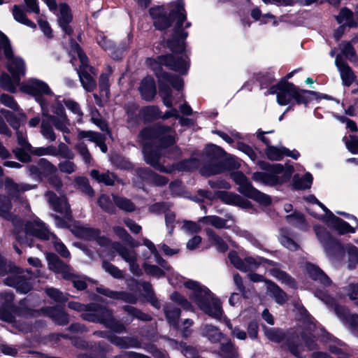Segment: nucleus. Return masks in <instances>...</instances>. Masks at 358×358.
Masks as SVG:
<instances>
[{
    "mask_svg": "<svg viewBox=\"0 0 358 358\" xmlns=\"http://www.w3.org/2000/svg\"><path fill=\"white\" fill-rule=\"evenodd\" d=\"M271 174L256 172L252 178L255 181L261 182L265 185H273L287 180L292 175V169H285L281 164H273L271 166Z\"/></svg>",
    "mask_w": 358,
    "mask_h": 358,
    "instance_id": "obj_11",
    "label": "nucleus"
},
{
    "mask_svg": "<svg viewBox=\"0 0 358 358\" xmlns=\"http://www.w3.org/2000/svg\"><path fill=\"white\" fill-rule=\"evenodd\" d=\"M220 199L228 204L236 205L241 208H246L249 207V202L245 200L239 195L228 192H220L219 193Z\"/></svg>",
    "mask_w": 358,
    "mask_h": 358,
    "instance_id": "obj_27",
    "label": "nucleus"
},
{
    "mask_svg": "<svg viewBox=\"0 0 358 358\" xmlns=\"http://www.w3.org/2000/svg\"><path fill=\"white\" fill-rule=\"evenodd\" d=\"M335 64L340 72L343 84L350 86L355 79L353 71L340 55L336 57Z\"/></svg>",
    "mask_w": 358,
    "mask_h": 358,
    "instance_id": "obj_22",
    "label": "nucleus"
},
{
    "mask_svg": "<svg viewBox=\"0 0 358 358\" xmlns=\"http://www.w3.org/2000/svg\"><path fill=\"white\" fill-rule=\"evenodd\" d=\"M150 15L154 20V24L158 29L163 30L171 25V19L173 23V36L168 41L169 47L173 52H182L184 50V40L188 34L185 30L191 24L186 20V13L182 0H177L170 4L169 17L166 15L164 7L157 6L150 8Z\"/></svg>",
    "mask_w": 358,
    "mask_h": 358,
    "instance_id": "obj_1",
    "label": "nucleus"
},
{
    "mask_svg": "<svg viewBox=\"0 0 358 358\" xmlns=\"http://www.w3.org/2000/svg\"><path fill=\"white\" fill-rule=\"evenodd\" d=\"M45 292L48 296L55 301L63 302L67 300L66 295L55 288H48Z\"/></svg>",
    "mask_w": 358,
    "mask_h": 358,
    "instance_id": "obj_59",
    "label": "nucleus"
},
{
    "mask_svg": "<svg viewBox=\"0 0 358 358\" xmlns=\"http://www.w3.org/2000/svg\"><path fill=\"white\" fill-rule=\"evenodd\" d=\"M264 334L270 341L279 343L284 338V334L282 331L273 328H264Z\"/></svg>",
    "mask_w": 358,
    "mask_h": 358,
    "instance_id": "obj_49",
    "label": "nucleus"
},
{
    "mask_svg": "<svg viewBox=\"0 0 358 358\" xmlns=\"http://www.w3.org/2000/svg\"><path fill=\"white\" fill-rule=\"evenodd\" d=\"M11 48L6 36L0 31V53L2 52L5 57H10Z\"/></svg>",
    "mask_w": 358,
    "mask_h": 358,
    "instance_id": "obj_55",
    "label": "nucleus"
},
{
    "mask_svg": "<svg viewBox=\"0 0 358 358\" xmlns=\"http://www.w3.org/2000/svg\"><path fill=\"white\" fill-rule=\"evenodd\" d=\"M90 176L99 182H103L107 185H113L115 181V176L110 173L100 174L98 171L92 170L90 172Z\"/></svg>",
    "mask_w": 358,
    "mask_h": 358,
    "instance_id": "obj_38",
    "label": "nucleus"
},
{
    "mask_svg": "<svg viewBox=\"0 0 358 358\" xmlns=\"http://www.w3.org/2000/svg\"><path fill=\"white\" fill-rule=\"evenodd\" d=\"M231 177L234 182L239 185L238 192L241 194L257 201L262 205L266 206L271 203V198L255 189L241 172H234L231 174Z\"/></svg>",
    "mask_w": 358,
    "mask_h": 358,
    "instance_id": "obj_10",
    "label": "nucleus"
},
{
    "mask_svg": "<svg viewBox=\"0 0 358 358\" xmlns=\"http://www.w3.org/2000/svg\"><path fill=\"white\" fill-rule=\"evenodd\" d=\"M334 310L338 318L350 328H355L358 324V316L357 315H350L348 310L341 306L336 305Z\"/></svg>",
    "mask_w": 358,
    "mask_h": 358,
    "instance_id": "obj_26",
    "label": "nucleus"
},
{
    "mask_svg": "<svg viewBox=\"0 0 358 358\" xmlns=\"http://www.w3.org/2000/svg\"><path fill=\"white\" fill-rule=\"evenodd\" d=\"M313 177L310 173H306L301 178L296 180L294 186L296 189H307L312 184Z\"/></svg>",
    "mask_w": 358,
    "mask_h": 358,
    "instance_id": "obj_57",
    "label": "nucleus"
},
{
    "mask_svg": "<svg viewBox=\"0 0 358 358\" xmlns=\"http://www.w3.org/2000/svg\"><path fill=\"white\" fill-rule=\"evenodd\" d=\"M41 134L42 136L50 142L56 140V134L52 127L45 121H43L41 125Z\"/></svg>",
    "mask_w": 358,
    "mask_h": 358,
    "instance_id": "obj_53",
    "label": "nucleus"
},
{
    "mask_svg": "<svg viewBox=\"0 0 358 358\" xmlns=\"http://www.w3.org/2000/svg\"><path fill=\"white\" fill-rule=\"evenodd\" d=\"M71 230L78 237L88 240L96 239L100 245L109 248L113 253L117 252L129 264V270L133 274L137 276L142 274L141 269L136 263V254L134 250L127 249L119 243H112L104 236H99V230L84 226L78 222H76Z\"/></svg>",
    "mask_w": 358,
    "mask_h": 358,
    "instance_id": "obj_5",
    "label": "nucleus"
},
{
    "mask_svg": "<svg viewBox=\"0 0 358 358\" xmlns=\"http://www.w3.org/2000/svg\"><path fill=\"white\" fill-rule=\"evenodd\" d=\"M6 58L8 60V70L12 74V76H13L14 80L17 82L18 80V77L24 76L25 73L24 62L21 58L13 57L12 51L10 57Z\"/></svg>",
    "mask_w": 358,
    "mask_h": 358,
    "instance_id": "obj_21",
    "label": "nucleus"
},
{
    "mask_svg": "<svg viewBox=\"0 0 358 358\" xmlns=\"http://www.w3.org/2000/svg\"><path fill=\"white\" fill-rule=\"evenodd\" d=\"M20 77H18V80L16 82L14 78H10V76L7 74H2L0 78V83L1 87L8 92H15V85L19 83Z\"/></svg>",
    "mask_w": 358,
    "mask_h": 358,
    "instance_id": "obj_44",
    "label": "nucleus"
},
{
    "mask_svg": "<svg viewBox=\"0 0 358 358\" xmlns=\"http://www.w3.org/2000/svg\"><path fill=\"white\" fill-rule=\"evenodd\" d=\"M26 119L27 117L23 113H19L17 115L12 113L10 116L6 117V121L14 130L20 129V125L25 122Z\"/></svg>",
    "mask_w": 358,
    "mask_h": 358,
    "instance_id": "obj_45",
    "label": "nucleus"
},
{
    "mask_svg": "<svg viewBox=\"0 0 358 358\" xmlns=\"http://www.w3.org/2000/svg\"><path fill=\"white\" fill-rule=\"evenodd\" d=\"M140 138L145 162L159 171L171 173L174 168L164 166L161 155L163 148L174 144V131L169 127L158 125L143 129Z\"/></svg>",
    "mask_w": 358,
    "mask_h": 358,
    "instance_id": "obj_2",
    "label": "nucleus"
},
{
    "mask_svg": "<svg viewBox=\"0 0 358 358\" xmlns=\"http://www.w3.org/2000/svg\"><path fill=\"white\" fill-rule=\"evenodd\" d=\"M287 221L293 225L303 227L304 225L303 215L299 213H294L292 215L286 216Z\"/></svg>",
    "mask_w": 358,
    "mask_h": 358,
    "instance_id": "obj_63",
    "label": "nucleus"
},
{
    "mask_svg": "<svg viewBox=\"0 0 358 358\" xmlns=\"http://www.w3.org/2000/svg\"><path fill=\"white\" fill-rule=\"evenodd\" d=\"M13 15L14 19L21 23L29 27H31L32 29H35L36 25L34 22L31 21L28 19L24 11L21 9L18 6L15 5L13 8Z\"/></svg>",
    "mask_w": 358,
    "mask_h": 358,
    "instance_id": "obj_35",
    "label": "nucleus"
},
{
    "mask_svg": "<svg viewBox=\"0 0 358 358\" xmlns=\"http://www.w3.org/2000/svg\"><path fill=\"white\" fill-rule=\"evenodd\" d=\"M315 231L316 235L320 240V241L322 243L326 252L329 255V247L333 246L335 248H340V245L336 243L329 236V234L323 229L321 227L315 226Z\"/></svg>",
    "mask_w": 358,
    "mask_h": 358,
    "instance_id": "obj_30",
    "label": "nucleus"
},
{
    "mask_svg": "<svg viewBox=\"0 0 358 358\" xmlns=\"http://www.w3.org/2000/svg\"><path fill=\"white\" fill-rule=\"evenodd\" d=\"M221 355L223 358L237 357V350L231 342L222 344Z\"/></svg>",
    "mask_w": 358,
    "mask_h": 358,
    "instance_id": "obj_50",
    "label": "nucleus"
},
{
    "mask_svg": "<svg viewBox=\"0 0 358 358\" xmlns=\"http://www.w3.org/2000/svg\"><path fill=\"white\" fill-rule=\"evenodd\" d=\"M164 311L169 323L173 327H178V318L180 315V310L169 303L164 306Z\"/></svg>",
    "mask_w": 358,
    "mask_h": 358,
    "instance_id": "obj_34",
    "label": "nucleus"
},
{
    "mask_svg": "<svg viewBox=\"0 0 358 358\" xmlns=\"http://www.w3.org/2000/svg\"><path fill=\"white\" fill-rule=\"evenodd\" d=\"M59 15L58 16V21L60 27L63 31L67 34L71 35L72 29L69 24L72 20V15L70 12L69 7L64 3L60 4L59 6Z\"/></svg>",
    "mask_w": 358,
    "mask_h": 358,
    "instance_id": "obj_23",
    "label": "nucleus"
},
{
    "mask_svg": "<svg viewBox=\"0 0 358 358\" xmlns=\"http://www.w3.org/2000/svg\"><path fill=\"white\" fill-rule=\"evenodd\" d=\"M10 209V201L6 196L0 195V216L6 220H10L11 218Z\"/></svg>",
    "mask_w": 358,
    "mask_h": 358,
    "instance_id": "obj_47",
    "label": "nucleus"
},
{
    "mask_svg": "<svg viewBox=\"0 0 358 358\" xmlns=\"http://www.w3.org/2000/svg\"><path fill=\"white\" fill-rule=\"evenodd\" d=\"M46 258L50 270L61 274L64 279H70L73 276L71 268L62 262L56 255L48 253Z\"/></svg>",
    "mask_w": 358,
    "mask_h": 358,
    "instance_id": "obj_20",
    "label": "nucleus"
},
{
    "mask_svg": "<svg viewBox=\"0 0 358 358\" xmlns=\"http://www.w3.org/2000/svg\"><path fill=\"white\" fill-rule=\"evenodd\" d=\"M82 316L84 320L103 323L117 332H121L123 329L122 326L115 327L111 312L106 308L99 307L96 310V313H85Z\"/></svg>",
    "mask_w": 358,
    "mask_h": 358,
    "instance_id": "obj_15",
    "label": "nucleus"
},
{
    "mask_svg": "<svg viewBox=\"0 0 358 358\" xmlns=\"http://www.w3.org/2000/svg\"><path fill=\"white\" fill-rule=\"evenodd\" d=\"M200 220L217 229L229 228L234 224V220L231 216L227 219H223L215 215L206 216L202 217Z\"/></svg>",
    "mask_w": 358,
    "mask_h": 358,
    "instance_id": "obj_29",
    "label": "nucleus"
},
{
    "mask_svg": "<svg viewBox=\"0 0 358 358\" xmlns=\"http://www.w3.org/2000/svg\"><path fill=\"white\" fill-rule=\"evenodd\" d=\"M38 166L40 171L45 175H54L57 172V167L45 159H40Z\"/></svg>",
    "mask_w": 358,
    "mask_h": 358,
    "instance_id": "obj_51",
    "label": "nucleus"
},
{
    "mask_svg": "<svg viewBox=\"0 0 358 358\" xmlns=\"http://www.w3.org/2000/svg\"><path fill=\"white\" fill-rule=\"evenodd\" d=\"M97 43L98 44L106 51H109L110 54L114 59H117V56L115 55L113 52L114 48L113 43L108 40L106 36L103 34H100L97 36Z\"/></svg>",
    "mask_w": 358,
    "mask_h": 358,
    "instance_id": "obj_52",
    "label": "nucleus"
},
{
    "mask_svg": "<svg viewBox=\"0 0 358 358\" xmlns=\"http://www.w3.org/2000/svg\"><path fill=\"white\" fill-rule=\"evenodd\" d=\"M142 97L145 100L152 99L156 93L155 83L152 77L145 78L139 87Z\"/></svg>",
    "mask_w": 358,
    "mask_h": 358,
    "instance_id": "obj_28",
    "label": "nucleus"
},
{
    "mask_svg": "<svg viewBox=\"0 0 358 358\" xmlns=\"http://www.w3.org/2000/svg\"><path fill=\"white\" fill-rule=\"evenodd\" d=\"M208 239L213 245H215L220 252H225L228 246L227 243L215 233L211 230H207Z\"/></svg>",
    "mask_w": 358,
    "mask_h": 358,
    "instance_id": "obj_39",
    "label": "nucleus"
},
{
    "mask_svg": "<svg viewBox=\"0 0 358 358\" xmlns=\"http://www.w3.org/2000/svg\"><path fill=\"white\" fill-rule=\"evenodd\" d=\"M4 283L8 286L15 287L17 291L24 294L31 289L30 278L27 279L22 272L10 273L5 279Z\"/></svg>",
    "mask_w": 358,
    "mask_h": 358,
    "instance_id": "obj_18",
    "label": "nucleus"
},
{
    "mask_svg": "<svg viewBox=\"0 0 358 358\" xmlns=\"http://www.w3.org/2000/svg\"><path fill=\"white\" fill-rule=\"evenodd\" d=\"M137 107L135 104L128 105L126 108L127 113L128 115L127 121L130 126H133L138 121L136 115Z\"/></svg>",
    "mask_w": 358,
    "mask_h": 358,
    "instance_id": "obj_62",
    "label": "nucleus"
},
{
    "mask_svg": "<svg viewBox=\"0 0 358 358\" xmlns=\"http://www.w3.org/2000/svg\"><path fill=\"white\" fill-rule=\"evenodd\" d=\"M269 93L277 94V102L280 106H285L293 101L298 104H306L310 100V95L315 94L313 91L301 90L286 80L271 87Z\"/></svg>",
    "mask_w": 358,
    "mask_h": 358,
    "instance_id": "obj_8",
    "label": "nucleus"
},
{
    "mask_svg": "<svg viewBox=\"0 0 358 358\" xmlns=\"http://www.w3.org/2000/svg\"><path fill=\"white\" fill-rule=\"evenodd\" d=\"M22 90L34 97L40 105L43 116L49 115V103L52 104L59 101V97L55 96L48 85L43 80L31 78L28 80L22 86Z\"/></svg>",
    "mask_w": 358,
    "mask_h": 358,
    "instance_id": "obj_7",
    "label": "nucleus"
},
{
    "mask_svg": "<svg viewBox=\"0 0 358 358\" xmlns=\"http://www.w3.org/2000/svg\"><path fill=\"white\" fill-rule=\"evenodd\" d=\"M270 273L271 275L281 281L282 283H285L290 287L294 286V280L285 272L277 268H274L270 270Z\"/></svg>",
    "mask_w": 358,
    "mask_h": 358,
    "instance_id": "obj_43",
    "label": "nucleus"
},
{
    "mask_svg": "<svg viewBox=\"0 0 358 358\" xmlns=\"http://www.w3.org/2000/svg\"><path fill=\"white\" fill-rule=\"evenodd\" d=\"M91 119L92 121L97 125L102 131H106L108 129L107 124L105 121L101 117L97 110H92L91 112Z\"/></svg>",
    "mask_w": 358,
    "mask_h": 358,
    "instance_id": "obj_61",
    "label": "nucleus"
},
{
    "mask_svg": "<svg viewBox=\"0 0 358 358\" xmlns=\"http://www.w3.org/2000/svg\"><path fill=\"white\" fill-rule=\"evenodd\" d=\"M98 203L105 211L110 213H113L114 212L113 205L108 196L105 194L101 195L99 198Z\"/></svg>",
    "mask_w": 358,
    "mask_h": 358,
    "instance_id": "obj_58",
    "label": "nucleus"
},
{
    "mask_svg": "<svg viewBox=\"0 0 358 358\" xmlns=\"http://www.w3.org/2000/svg\"><path fill=\"white\" fill-rule=\"evenodd\" d=\"M58 166L61 172L67 174H71L76 170V165L69 160L60 162Z\"/></svg>",
    "mask_w": 358,
    "mask_h": 358,
    "instance_id": "obj_64",
    "label": "nucleus"
},
{
    "mask_svg": "<svg viewBox=\"0 0 358 358\" xmlns=\"http://www.w3.org/2000/svg\"><path fill=\"white\" fill-rule=\"evenodd\" d=\"M305 269L307 273L315 280H319L321 283L324 285L330 284V280L324 273L317 266L310 263H306L305 265Z\"/></svg>",
    "mask_w": 358,
    "mask_h": 358,
    "instance_id": "obj_31",
    "label": "nucleus"
},
{
    "mask_svg": "<svg viewBox=\"0 0 358 358\" xmlns=\"http://www.w3.org/2000/svg\"><path fill=\"white\" fill-rule=\"evenodd\" d=\"M352 13L348 8H343L340 13L336 16V20L339 24L353 27L354 23L352 20Z\"/></svg>",
    "mask_w": 358,
    "mask_h": 358,
    "instance_id": "obj_48",
    "label": "nucleus"
},
{
    "mask_svg": "<svg viewBox=\"0 0 358 358\" xmlns=\"http://www.w3.org/2000/svg\"><path fill=\"white\" fill-rule=\"evenodd\" d=\"M342 54L350 62H357L358 58L356 52L350 42L344 41L339 45Z\"/></svg>",
    "mask_w": 358,
    "mask_h": 358,
    "instance_id": "obj_37",
    "label": "nucleus"
},
{
    "mask_svg": "<svg viewBox=\"0 0 358 358\" xmlns=\"http://www.w3.org/2000/svg\"><path fill=\"white\" fill-rule=\"evenodd\" d=\"M279 240L284 247L290 250H296L298 248V244L291 238L289 232L285 229L281 230Z\"/></svg>",
    "mask_w": 358,
    "mask_h": 358,
    "instance_id": "obj_40",
    "label": "nucleus"
},
{
    "mask_svg": "<svg viewBox=\"0 0 358 358\" xmlns=\"http://www.w3.org/2000/svg\"><path fill=\"white\" fill-rule=\"evenodd\" d=\"M201 334L213 343L220 341L222 337V334L219 329L209 324H205L202 327Z\"/></svg>",
    "mask_w": 358,
    "mask_h": 358,
    "instance_id": "obj_36",
    "label": "nucleus"
},
{
    "mask_svg": "<svg viewBox=\"0 0 358 358\" xmlns=\"http://www.w3.org/2000/svg\"><path fill=\"white\" fill-rule=\"evenodd\" d=\"M345 250L348 255L350 268H354L355 266L358 264V249L352 245H348L345 247Z\"/></svg>",
    "mask_w": 358,
    "mask_h": 358,
    "instance_id": "obj_54",
    "label": "nucleus"
},
{
    "mask_svg": "<svg viewBox=\"0 0 358 358\" xmlns=\"http://www.w3.org/2000/svg\"><path fill=\"white\" fill-rule=\"evenodd\" d=\"M51 108L52 112L55 114V115L52 116L49 114L47 117H49V119L51 120L56 129L63 133H69V120L65 115L64 108L60 103V101L52 104Z\"/></svg>",
    "mask_w": 358,
    "mask_h": 358,
    "instance_id": "obj_16",
    "label": "nucleus"
},
{
    "mask_svg": "<svg viewBox=\"0 0 358 358\" xmlns=\"http://www.w3.org/2000/svg\"><path fill=\"white\" fill-rule=\"evenodd\" d=\"M316 343L310 335L303 333L301 338L299 337L292 338L288 342V348L292 354L294 356L302 358L305 357L304 352L313 350L316 348Z\"/></svg>",
    "mask_w": 358,
    "mask_h": 358,
    "instance_id": "obj_14",
    "label": "nucleus"
},
{
    "mask_svg": "<svg viewBox=\"0 0 358 358\" xmlns=\"http://www.w3.org/2000/svg\"><path fill=\"white\" fill-rule=\"evenodd\" d=\"M102 267L105 271L108 272L113 278L121 279L124 277L123 273L121 270L107 262H103Z\"/></svg>",
    "mask_w": 358,
    "mask_h": 358,
    "instance_id": "obj_56",
    "label": "nucleus"
},
{
    "mask_svg": "<svg viewBox=\"0 0 358 358\" xmlns=\"http://www.w3.org/2000/svg\"><path fill=\"white\" fill-rule=\"evenodd\" d=\"M71 51L77 54L81 63L78 75L83 87L89 92L92 91L96 87V82L93 77L87 72L89 66L87 56L82 51L80 46L75 42H71Z\"/></svg>",
    "mask_w": 358,
    "mask_h": 358,
    "instance_id": "obj_13",
    "label": "nucleus"
},
{
    "mask_svg": "<svg viewBox=\"0 0 358 358\" xmlns=\"http://www.w3.org/2000/svg\"><path fill=\"white\" fill-rule=\"evenodd\" d=\"M14 295L10 292H0V320L13 323L14 326L22 331H28L30 330L29 325L21 324L22 318H27L34 315V312L24 307L22 303L20 306H15L13 302Z\"/></svg>",
    "mask_w": 358,
    "mask_h": 358,
    "instance_id": "obj_6",
    "label": "nucleus"
},
{
    "mask_svg": "<svg viewBox=\"0 0 358 358\" xmlns=\"http://www.w3.org/2000/svg\"><path fill=\"white\" fill-rule=\"evenodd\" d=\"M143 243L150 250L155 257V262L161 266V268H159L155 265L144 263L143 268L146 274L159 278L171 271V266L160 257L155 244L147 238L143 239Z\"/></svg>",
    "mask_w": 358,
    "mask_h": 358,
    "instance_id": "obj_12",
    "label": "nucleus"
},
{
    "mask_svg": "<svg viewBox=\"0 0 358 358\" xmlns=\"http://www.w3.org/2000/svg\"><path fill=\"white\" fill-rule=\"evenodd\" d=\"M170 283L174 286H180L181 284L191 290L189 293L192 300L209 316L220 320L223 315L220 300L215 297L210 290L201 286L199 282L193 280L184 281L179 274L171 272L169 276Z\"/></svg>",
    "mask_w": 358,
    "mask_h": 358,
    "instance_id": "obj_4",
    "label": "nucleus"
},
{
    "mask_svg": "<svg viewBox=\"0 0 358 358\" xmlns=\"http://www.w3.org/2000/svg\"><path fill=\"white\" fill-rule=\"evenodd\" d=\"M284 147H275L268 145L266 150V155L271 160L278 161L285 157Z\"/></svg>",
    "mask_w": 358,
    "mask_h": 358,
    "instance_id": "obj_42",
    "label": "nucleus"
},
{
    "mask_svg": "<svg viewBox=\"0 0 358 358\" xmlns=\"http://www.w3.org/2000/svg\"><path fill=\"white\" fill-rule=\"evenodd\" d=\"M266 289L268 294L274 299L276 303L283 304L287 301V294L274 283L266 282Z\"/></svg>",
    "mask_w": 358,
    "mask_h": 358,
    "instance_id": "obj_32",
    "label": "nucleus"
},
{
    "mask_svg": "<svg viewBox=\"0 0 358 358\" xmlns=\"http://www.w3.org/2000/svg\"><path fill=\"white\" fill-rule=\"evenodd\" d=\"M240 167V163L233 157L227 158L224 163H213L201 169L202 175L210 176L219 174L225 170L237 169Z\"/></svg>",
    "mask_w": 358,
    "mask_h": 358,
    "instance_id": "obj_17",
    "label": "nucleus"
},
{
    "mask_svg": "<svg viewBox=\"0 0 358 358\" xmlns=\"http://www.w3.org/2000/svg\"><path fill=\"white\" fill-rule=\"evenodd\" d=\"M45 196L54 210L63 215L66 220L71 219L70 207L64 196L58 198L55 193L51 192H48Z\"/></svg>",
    "mask_w": 358,
    "mask_h": 358,
    "instance_id": "obj_19",
    "label": "nucleus"
},
{
    "mask_svg": "<svg viewBox=\"0 0 358 358\" xmlns=\"http://www.w3.org/2000/svg\"><path fill=\"white\" fill-rule=\"evenodd\" d=\"M334 227L341 234L355 233V229L349 225L346 222L336 217L330 211L327 214Z\"/></svg>",
    "mask_w": 358,
    "mask_h": 358,
    "instance_id": "obj_33",
    "label": "nucleus"
},
{
    "mask_svg": "<svg viewBox=\"0 0 358 358\" xmlns=\"http://www.w3.org/2000/svg\"><path fill=\"white\" fill-rule=\"evenodd\" d=\"M32 188L33 187L30 185L17 184L9 178L5 179V189L13 197L17 198L21 193Z\"/></svg>",
    "mask_w": 358,
    "mask_h": 358,
    "instance_id": "obj_25",
    "label": "nucleus"
},
{
    "mask_svg": "<svg viewBox=\"0 0 358 358\" xmlns=\"http://www.w3.org/2000/svg\"><path fill=\"white\" fill-rule=\"evenodd\" d=\"M25 236L26 239L21 237L20 235L17 236V241L22 244H29L28 238L29 236H34L41 239L46 240L52 238L55 248L57 252L64 258L70 257V253L63 243L59 241L55 235L51 234L48 231L45 224L40 220H34V222H27L25 226Z\"/></svg>",
    "mask_w": 358,
    "mask_h": 358,
    "instance_id": "obj_9",
    "label": "nucleus"
},
{
    "mask_svg": "<svg viewBox=\"0 0 358 358\" xmlns=\"http://www.w3.org/2000/svg\"><path fill=\"white\" fill-rule=\"evenodd\" d=\"M147 64L155 71L156 76L159 82V94L163 99V102L167 107H171L173 105L171 90L166 87L164 83H169L177 90H180L183 87L182 80L176 76H170L166 73L162 72V66H166L171 69L178 71L180 73H185L189 68L188 60L186 57H175L173 55H164L159 57L157 60L154 59H148Z\"/></svg>",
    "mask_w": 358,
    "mask_h": 358,
    "instance_id": "obj_3",
    "label": "nucleus"
},
{
    "mask_svg": "<svg viewBox=\"0 0 358 358\" xmlns=\"http://www.w3.org/2000/svg\"><path fill=\"white\" fill-rule=\"evenodd\" d=\"M50 317L59 324H66L69 322L68 316L66 313L59 308H55L50 310Z\"/></svg>",
    "mask_w": 358,
    "mask_h": 358,
    "instance_id": "obj_46",
    "label": "nucleus"
},
{
    "mask_svg": "<svg viewBox=\"0 0 358 358\" xmlns=\"http://www.w3.org/2000/svg\"><path fill=\"white\" fill-rule=\"evenodd\" d=\"M224 322L228 328L231 329V334L234 337L239 340H245L246 338L247 335L245 331L241 329L238 327L233 328L230 321L227 318L224 319Z\"/></svg>",
    "mask_w": 358,
    "mask_h": 358,
    "instance_id": "obj_60",
    "label": "nucleus"
},
{
    "mask_svg": "<svg viewBox=\"0 0 358 358\" xmlns=\"http://www.w3.org/2000/svg\"><path fill=\"white\" fill-rule=\"evenodd\" d=\"M113 201L115 204L122 210L131 212L135 210L134 204L127 198L113 196Z\"/></svg>",
    "mask_w": 358,
    "mask_h": 358,
    "instance_id": "obj_41",
    "label": "nucleus"
},
{
    "mask_svg": "<svg viewBox=\"0 0 358 358\" xmlns=\"http://www.w3.org/2000/svg\"><path fill=\"white\" fill-rule=\"evenodd\" d=\"M97 292L111 299H121L127 303H134L137 300L136 296L133 294L124 292H113L105 287H98Z\"/></svg>",
    "mask_w": 358,
    "mask_h": 358,
    "instance_id": "obj_24",
    "label": "nucleus"
}]
</instances>
